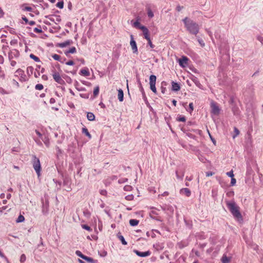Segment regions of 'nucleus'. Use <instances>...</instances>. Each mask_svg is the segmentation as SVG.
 I'll return each instance as SVG.
<instances>
[{
  "instance_id": "f257e3e1",
  "label": "nucleus",
  "mask_w": 263,
  "mask_h": 263,
  "mask_svg": "<svg viewBox=\"0 0 263 263\" xmlns=\"http://www.w3.org/2000/svg\"><path fill=\"white\" fill-rule=\"evenodd\" d=\"M226 204L233 217L239 223L243 222L242 216L240 212V208L234 201H226Z\"/></svg>"
},
{
  "instance_id": "f03ea898",
  "label": "nucleus",
  "mask_w": 263,
  "mask_h": 263,
  "mask_svg": "<svg viewBox=\"0 0 263 263\" xmlns=\"http://www.w3.org/2000/svg\"><path fill=\"white\" fill-rule=\"evenodd\" d=\"M182 21L187 30L191 34L196 35L198 33L199 28L196 23L187 17H185Z\"/></svg>"
},
{
  "instance_id": "7ed1b4c3",
  "label": "nucleus",
  "mask_w": 263,
  "mask_h": 263,
  "mask_svg": "<svg viewBox=\"0 0 263 263\" xmlns=\"http://www.w3.org/2000/svg\"><path fill=\"white\" fill-rule=\"evenodd\" d=\"M32 164L33 168L36 172L38 177L41 175V166L39 159L37 158L35 155L32 156Z\"/></svg>"
},
{
  "instance_id": "20e7f679",
  "label": "nucleus",
  "mask_w": 263,
  "mask_h": 263,
  "mask_svg": "<svg viewBox=\"0 0 263 263\" xmlns=\"http://www.w3.org/2000/svg\"><path fill=\"white\" fill-rule=\"evenodd\" d=\"M15 77H20V81L21 82H25L27 81V79L25 72L23 70L19 68L15 72Z\"/></svg>"
},
{
  "instance_id": "39448f33",
  "label": "nucleus",
  "mask_w": 263,
  "mask_h": 263,
  "mask_svg": "<svg viewBox=\"0 0 263 263\" xmlns=\"http://www.w3.org/2000/svg\"><path fill=\"white\" fill-rule=\"evenodd\" d=\"M156 82V77L155 75H151L149 77L150 88L154 93L157 92V89L155 86Z\"/></svg>"
},
{
  "instance_id": "423d86ee",
  "label": "nucleus",
  "mask_w": 263,
  "mask_h": 263,
  "mask_svg": "<svg viewBox=\"0 0 263 263\" xmlns=\"http://www.w3.org/2000/svg\"><path fill=\"white\" fill-rule=\"evenodd\" d=\"M76 254L89 263H96V261L93 258L84 255L80 251H76Z\"/></svg>"
},
{
  "instance_id": "0eeeda50",
  "label": "nucleus",
  "mask_w": 263,
  "mask_h": 263,
  "mask_svg": "<svg viewBox=\"0 0 263 263\" xmlns=\"http://www.w3.org/2000/svg\"><path fill=\"white\" fill-rule=\"evenodd\" d=\"M20 56V52L16 49L10 50L8 53V58L9 61H11L14 58H17Z\"/></svg>"
},
{
  "instance_id": "6e6552de",
  "label": "nucleus",
  "mask_w": 263,
  "mask_h": 263,
  "mask_svg": "<svg viewBox=\"0 0 263 263\" xmlns=\"http://www.w3.org/2000/svg\"><path fill=\"white\" fill-rule=\"evenodd\" d=\"M176 175L178 179L182 180L184 175V169L179 167L176 171Z\"/></svg>"
},
{
  "instance_id": "1a4fd4ad",
  "label": "nucleus",
  "mask_w": 263,
  "mask_h": 263,
  "mask_svg": "<svg viewBox=\"0 0 263 263\" xmlns=\"http://www.w3.org/2000/svg\"><path fill=\"white\" fill-rule=\"evenodd\" d=\"M130 45L131 46L132 49L133 50V53H138V48L137 46L136 43L135 41L134 40V37L133 35H130Z\"/></svg>"
},
{
  "instance_id": "9d476101",
  "label": "nucleus",
  "mask_w": 263,
  "mask_h": 263,
  "mask_svg": "<svg viewBox=\"0 0 263 263\" xmlns=\"http://www.w3.org/2000/svg\"><path fill=\"white\" fill-rule=\"evenodd\" d=\"M52 76L54 81L59 84L62 85L65 83L64 81L61 78L58 72L54 73Z\"/></svg>"
},
{
  "instance_id": "9b49d317",
  "label": "nucleus",
  "mask_w": 263,
  "mask_h": 263,
  "mask_svg": "<svg viewBox=\"0 0 263 263\" xmlns=\"http://www.w3.org/2000/svg\"><path fill=\"white\" fill-rule=\"evenodd\" d=\"M134 252L136 253L138 256L140 257H146L151 255V252L149 251L146 252H140L137 250H134Z\"/></svg>"
},
{
  "instance_id": "f8f14e48",
  "label": "nucleus",
  "mask_w": 263,
  "mask_h": 263,
  "mask_svg": "<svg viewBox=\"0 0 263 263\" xmlns=\"http://www.w3.org/2000/svg\"><path fill=\"white\" fill-rule=\"evenodd\" d=\"M212 112L214 115H218L219 114L220 109L218 106L214 102L211 103Z\"/></svg>"
},
{
  "instance_id": "ddd939ff",
  "label": "nucleus",
  "mask_w": 263,
  "mask_h": 263,
  "mask_svg": "<svg viewBox=\"0 0 263 263\" xmlns=\"http://www.w3.org/2000/svg\"><path fill=\"white\" fill-rule=\"evenodd\" d=\"M188 58L185 56L182 57L179 60V64L182 67H185L187 65Z\"/></svg>"
},
{
  "instance_id": "4468645a",
  "label": "nucleus",
  "mask_w": 263,
  "mask_h": 263,
  "mask_svg": "<svg viewBox=\"0 0 263 263\" xmlns=\"http://www.w3.org/2000/svg\"><path fill=\"white\" fill-rule=\"evenodd\" d=\"M140 29L143 31V35L144 36V38L146 40H148L150 39L149 35V31L148 29L145 26H142L140 27Z\"/></svg>"
},
{
  "instance_id": "2eb2a0df",
  "label": "nucleus",
  "mask_w": 263,
  "mask_h": 263,
  "mask_svg": "<svg viewBox=\"0 0 263 263\" xmlns=\"http://www.w3.org/2000/svg\"><path fill=\"white\" fill-rule=\"evenodd\" d=\"M180 193L182 195H185L187 197H190L191 194V191L188 188H182L180 190Z\"/></svg>"
},
{
  "instance_id": "dca6fc26",
  "label": "nucleus",
  "mask_w": 263,
  "mask_h": 263,
  "mask_svg": "<svg viewBox=\"0 0 263 263\" xmlns=\"http://www.w3.org/2000/svg\"><path fill=\"white\" fill-rule=\"evenodd\" d=\"M180 87L178 83L172 81V89L174 91H178L180 90Z\"/></svg>"
},
{
  "instance_id": "f3484780",
  "label": "nucleus",
  "mask_w": 263,
  "mask_h": 263,
  "mask_svg": "<svg viewBox=\"0 0 263 263\" xmlns=\"http://www.w3.org/2000/svg\"><path fill=\"white\" fill-rule=\"evenodd\" d=\"M118 98L120 102H122L123 101V98H124L123 91L121 89H119L118 90Z\"/></svg>"
},
{
  "instance_id": "a211bd4d",
  "label": "nucleus",
  "mask_w": 263,
  "mask_h": 263,
  "mask_svg": "<svg viewBox=\"0 0 263 263\" xmlns=\"http://www.w3.org/2000/svg\"><path fill=\"white\" fill-rule=\"evenodd\" d=\"M80 74L85 77H88L90 75V73L87 68L81 69Z\"/></svg>"
},
{
  "instance_id": "6ab92c4d",
  "label": "nucleus",
  "mask_w": 263,
  "mask_h": 263,
  "mask_svg": "<svg viewBox=\"0 0 263 263\" xmlns=\"http://www.w3.org/2000/svg\"><path fill=\"white\" fill-rule=\"evenodd\" d=\"M42 141L44 142V144L47 147L49 146V139L48 137L46 135H44L43 138H42Z\"/></svg>"
},
{
  "instance_id": "aec40b11",
  "label": "nucleus",
  "mask_w": 263,
  "mask_h": 263,
  "mask_svg": "<svg viewBox=\"0 0 263 263\" xmlns=\"http://www.w3.org/2000/svg\"><path fill=\"white\" fill-rule=\"evenodd\" d=\"M191 79L197 87L201 88L202 85L196 77H195V76H193Z\"/></svg>"
},
{
  "instance_id": "412c9836",
  "label": "nucleus",
  "mask_w": 263,
  "mask_h": 263,
  "mask_svg": "<svg viewBox=\"0 0 263 263\" xmlns=\"http://www.w3.org/2000/svg\"><path fill=\"white\" fill-rule=\"evenodd\" d=\"M87 118L89 121H92L95 120V116L93 113L88 112L87 114Z\"/></svg>"
},
{
  "instance_id": "4be33fe9",
  "label": "nucleus",
  "mask_w": 263,
  "mask_h": 263,
  "mask_svg": "<svg viewBox=\"0 0 263 263\" xmlns=\"http://www.w3.org/2000/svg\"><path fill=\"white\" fill-rule=\"evenodd\" d=\"M82 133L85 134L87 137H88L89 139L91 138V136L89 133L88 129L86 127H83L82 128Z\"/></svg>"
},
{
  "instance_id": "5701e85b",
  "label": "nucleus",
  "mask_w": 263,
  "mask_h": 263,
  "mask_svg": "<svg viewBox=\"0 0 263 263\" xmlns=\"http://www.w3.org/2000/svg\"><path fill=\"white\" fill-rule=\"evenodd\" d=\"M34 68L32 66H29L27 68V73L29 76L33 74Z\"/></svg>"
},
{
  "instance_id": "b1692460",
  "label": "nucleus",
  "mask_w": 263,
  "mask_h": 263,
  "mask_svg": "<svg viewBox=\"0 0 263 263\" xmlns=\"http://www.w3.org/2000/svg\"><path fill=\"white\" fill-rule=\"evenodd\" d=\"M25 4H23L21 6V8L23 11H32V8L30 7L26 6Z\"/></svg>"
},
{
  "instance_id": "393cba45",
  "label": "nucleus",
  "mask_w": 263,
  "mask_h": 263,
  "mask_svg": "<svg viewBox=\"0 0 263 263\" xmlns=\"http://www.w3.org/2000/svg\"><path fill=\"white\" fill-rule=\"evenodd\" d=\"M75 52H76V48L74 47H72L70 48L68 50L66 51L65 53L66 55H67L68 53H74Z\"/></svg>"
},
{
  "instance_id": "a878e982",
  "label": "nucleus",
  "mask_w": 263,
  "mask_h": 263,
  "mask_svg": "<svg viewBox=\"0 0 263 263\" xmlns=\"http://www.w3.org/2000/svg\"><path fill=\"white\" fill-rule=\"evenodd\" d=\"M139 223V220L135 219H132L129 220V224L131 226H136Z\"/></svg>"
},
{
  "instance_id": "bb28decb",
  "label": "nucleus",
  "mask_w": 263,
  "mask_h": 263,
  "mask_svg": "<svg viewBox=\"0 0 263 263\" xmlns=\"http://www.w3.org/2000/svg\"><path fill=\"white\" fill-rule=\"evenodd\" d=\"M71 43H72V41L68 40L63 43H61L60 44V46L62 48L65 47L70 45Z\"/></svg>"
},
{
  "instance_id": "cd10ccee",
  "label": "nucleus",
  "mask_w": 263,
  "mask_h": 263,
  "mask_svg": "<svg viewBox=\"0 0 263 263\" xmlns=\"http://www.w3.org/2000/svg\"><path fill=\"white\" fill-rule=\"evenodd\" d=\"M52 57L54 60L56 61H59L60 62H63V61H62V59L61 58V57L58 54H53L52 55Z\"/></svg>"
},
{
  "instance_id": "c85d7f7f",
  "label": "nucleus",
  "mask_w": 263,
  "mask_h": 263,
  "mask_svg": "<svg viewBox=\"0 0 263 263\" xmlns=\"http://www.w3.org/2000/svg\"><path fill=\"white\" fill-rule=\"evenodd\" d=\"M118 238L121 240L122 243L124 245H127V242L125 241L124 237L121 235H118Z\"/></svg>"
},
{
  "instance_id": "c756f323",
  "label": "nucleus",
  "mask_w": 263,
  "mask_h": 263,
  "mask_svg": "<svg viewBox=\"0 0 263 263\" xmlns=\"http://www.w3.org/2000/svg\"><path fill=\"white\" fill-rule=\"evenodd\" d=\"M147 15L149 18H152L154 16V13L149 7L147 8Z\"/></svg>"
},
{
  "instance_id": "7c9ffc66",
  "label": "nucleus",
  "mask_w": 263,
  "mask_h": 263,
  "mask_svg": "<svg viewBox=\"0 0 263 263\" xmlns=\"http://www.w3.org/2000/svg\"><path fill=\"white\" fill-rule=\"evenodd\" d=\"M234 134L233 135L232 137L233 139H235L239 134V130L237 128L235 127L234 128Z\"/></svg>"
},
{
  "instance_id": "2f4dec72",
  "label": "nucleus",
  "mask_w": 263,
  "mask_h": 263,
  "mask_svg": "<svg viewBox=\"0 0 263 263\" xmlns=\"http://www.w3.org/2000/svg\"><path fill=\"white\" fill-rule=\"evenodd\" d=\"M30 58L33 60H34L35 62H40V59L35 56V55H34L33 54H30V55H29Z\"/></svg>"
},
{
  "instance_id": "473e14b6",
  "label": "nucleus",
  "mask_w": 263,
  "mask_h": 263,
  "mask_svg": "<svg viewBox=\"0 0 263 263\" xmlns=\"http://www.w3.org/2000/svg\"><path fill=\"white\" fill-rule=\"evenodd\" d=\"M221 261L222 263H229L230 259L226 256H223L221 258Z\"/></svg>"
},
{
  "instance_id": "72a5a7b5",
  "label": "nucleus",
  "mask_w": 263,
  "mask_h": 263,
  "mask_svg": "<svg viewBox=\"0 0 263 263\" xmlns=\"http://www.w3.org/2000/svg\"><path fill=\"white\" fill-rule=\"evenodd\" d=\"M25 220V218L22 215H20L18 218H17V219L16 220V222H23Z\"/></svg>"
},
{
  "instance_id": "f704fd0d",
  "label": "nucleus",
  "mask_w": 263,
  "mask_h": 263,
  "mask_svg": "<svg viewBox=\"0 0 263 263\" xmlns=\"http://www.w3.org/2000/svg\"><path fill=\"white\" fill-rule=\"evenodd\" d=\"M99 92V87L97 86L95 88V89L93 90V95L95 96H97L98 95Z\"/></svg>"
},
{
  "instance_id": "c9c22d12",
  "label": "nucleus",
  "mask_w": 263,
  "mask_h": 263,
  "mask_svg": "<svg viewBox=\"0 0 263 263\" xmlns=\"http://www.w3.org/2000/svg\"><path fill=\"white\" fill-rule=\"evenodd\" d=\"M134 26L135 27H136V28H138L140 29V27H142L143 26L142 25H141L140 22L138 21H136L134 23Z\"/></svg>"
},
{
  "instance_id": "e433bc0d",
  "label": "nucleus",
  "mask_w": 263,
  "mask_h": 263,
  "mask_svg": "<svg viewBox=\"0 0 263 263\" xmlns=\"http://www.w3.org/2000/svg\"><path fill=\"white\" fill-rule=\"evenodd\" d=\"M56 6L60 9H62L64 7V2L63 1L59 2L57 4Z\"/></svg>"
},
{
  "instance_id": "4c0bfd02",
  "label": "nucleus",
  "mask_w": 263,
  "mask_h": 263,
  "mask_svg": "<svg viewBox=\"0 0 263 263\" xmlns=\"http://www.w3.org/2000/svg\"><path fill=\"white\" fill-rule=\"evenodd\" d=\"M35 88L36 90H42L43 89V85L41 84H37L35 85Z\"/></svg>"
},
{
  "instance_id": "58836bf2",
  "label": "nucleus",
  "mask_w": 263,
  "mask_h": 263,
  "mask_svg": "<svg viewBox=\"0 0 263 263\" xmlns=\"http://www.w3.org/2000/svg\"><path fill=\"white\" fill-rule=\"evenodd\" d=\"M0 94L2 95H6L9 94V92L5 90L4 88L0 87Z\"/></svg>"
},
{
  "instance_id": "ea45409f",
  "label": "nucleus",
  "mask_w": 263,
  "mask_h": 263,
  "mask_svg": "<svg viewBox=\"0 0 263 263\" xmlns=\"http://www.w3.org/2000/svg\"><path fill=\"white\" fill-rule=\"evenodd\" d=\"M177 120L180 122H185L186 120V118L184 116H180L178 118Z\"/></svg>"
},
{
  "instance_id": "a19ab883",
  "label": "nucleus",
  "mask_w": 263,
  "mask_h": 263,
  "mask_svg": "<svg viewBox=\"0 0 263 263\" xmlns=\"http://www.w3.org/2000/svg\"><path fill=\"white\" fill-rule=\"evenodd\" d=\"M82 227L85 229V230H86L88 231H90L91 230V228L90 227H89L87 225H86V224H83L82 225Z\"/></svg>"
},
{
  "instance_id": "79ce46f5",
  "label": "nucleus",
  "mask_w": 263,
  "mask_h": 263,
  "mask_svg": "<svg viewBox=\"0 0 263 263\" xmlns=\"http://www.w3.org/2000/svg\"><path fill=\"white\" fill-rule=\"evenodd\" d=\"M227 175L229 177H231V178H233V177H234V174H233V171H232H232H230V172H227Z\"/></svg>"
},
{
  "instance_id": "37998d69",
  "label": "nucleus",
  "mask_w": 263,
  "mask_h": 263,
  "mask_svg": "<svg viewBox=\"0 0 263 263\" xmlns=\"http://www.w3.org/2000/svg\"><path fill=\"white\" fill-rule=\"evenodd\" d=\"M26 260V256L24 254H22L20 257V261L23 262Z\"/></svg>"
},
{
  "instance_id": "c03bdc74",
  "label": "nucleus",
  "mask_w": 263,
  "mask_h": 263,
  "mask_svg": "<svg viewBox=\"0 0 263 263\" xmlns=\"http://www.w3.org/2000/svg\"><path fill=\"white\" fill-rule=\"evenodd\" d=\"M189 109H190V110H188L189 112H192L193 110H194V107H193V103H190L189 104Z\"/></svg>"
},
{
  "instance_id": "a18cd8bd",
  "label": "nucleus",
  "mask_w": 263,
  "mask_h": 263,
  "mask_svg": "<svg viewBox=\"0 0 263 263\" xmlns=\"http://www.w3.org/2000/svg\"><path fill=\"white\" fill-rule=\"evenodd\" d=\"M146 40L148 41V44L149 45L151 48H154L155 46L152 44L151 39H149L148 40Z\"/></svg>"
},
{
  "instance_id": "49530a36",
  "label": "nucleus",
  "mask_w": 263,
  "mask_h": 263,
  "mask_svg": "<svg viewBox=\"0 0 263 263\" xmlns=\"http://www.w3.org/2000/svg\"><path fill=\"white\" fill-rule=\"evenodd\" d=\"M236 179L234 178H233V177L232 178H231V185H232V186L236 184Z\"/></svg>"
},
{
  "instance_id": "de8ad7c7",
  "label": "nucleus",
  "mask_w": 263,
  "mask_h": 263,
  "mask_svg": "<svg viewBox=\"0 0 263 263\" xmlns=\"http://www.w3.org/2000/svg\"><path fill=\"white\" fill-rule=\"evenodd\" d=\"M34 31L36 33H42V30L41 28H35L34 29Z\"/></svg>"
},
{
  "instance_id": "09e8293b",
  "label": "nucleus",
  "mask_w": 263,
  "mask_h": 263,
  "mask_svg": "<svg viewBox=\"0 0 263 263\" xmlns=\"http://www.w3.org/2000/svg\"><path fill=\"white\" fill-rule=\"evenodd\" d=\"M100 193L104 196H106L107 195V191L105 190H102L100 191Z\"/></svg>"
},
{
  "instance_id": "8fccbe9b",
  "label": "nucleus",
  "mask_w": 263,
  "mask_h": 263,
  "mask_svg": "<svg viewBox=\"0 0 263 263\" xmlns=\"http://www.w3.org/2000/svg\"><path fill=\"white\" fill-rule=\"evenodd\" d=\"M66 65H70V66H71V65H74V62H73V61H72V60H70V61H69L67 62L66 63Z\"/></svg>"
},
{
  "instance_id": "3c124183",
  "label": "nucleus",
  "mask_w": 263,
  "mask_h": 263,
  "mask_svg": "<svg viewBox=\"0 0 263 263\" xmlns=\"http://www.w3.org/2000/svg\"><path fill=\"white\" fill-rule=\"evenodd\" d=\"M35 132L36 134H37V135L42 139V138H43V136H42L41 133L40 132H39V131H38L37 130H35Z\"/></svg>"
},
{
  "instance_id": "603ef678",
  "label": "nucleus",
  "mask_w": 263,
  "mask_h": 263,
  "mask_svg": "<svg viewBox=\"0 0 263 263\" xmlns=\"http://www.w3.org/2000/svg\"><path fill=\"white\" fill-rule=\"evenodd\" d=\"M10 61V64L12 66H15L16 64V62L15 61H13V60H11Z\"/></svg>"
},
{
  "instance_id": "864d4df0",
  "label": "nucleus",
  "mask_w": 263,
  "mask_h": 263,
  "mask_svg": "<svg viewBox=\"0 0 263 263\" xmlns=\"http://www.w3.org/2000/svg\"><path fill=\"white\" fill-rule=\"evenodd\" d=\"M214 173L212 172H208L206 173V176L207 177H210L212 176Z\"/></svg>"
},
{
  "instance_id": "5fc2aeb1",
  "label": "nucleus",
  "mask_w": 263,
  "mask_h": 263,
  "mask_svg": "<svg viewBox=\"0 0 263 263\" xmlns=\"http://www.w3.org/2000/svg\"><path fill=\"white\" fill-rule=\"evenodd\" d=\"M257 40L261 43V44H263V37L261 36H258Z\"/></svg>"
},
{
  "instance_id": "6e6d98bb",
  "label": "nucleus",
  "mask_w": 263,
  "mask_h": 263,
  "mask_svg": "<svg viewBox=\"0 0 263 263\" xmlns=\"http://www.w3.org/2000/svg\"><path fill=\"white\" fill-rule=\"evenodd\" d=\"M198 42L201 46L203 47L204 46V43L203 40H202L201 39H199Z\"/></svg>"
},
{
  "instance_id": "4d7b16f0",
  "label": "nucleus",
  "mask_w": 263,
  "mask_h": 263,
  "mask_svg": "<svg viewBox=\"0 0 263 263\" xmlns=\"http://www.w3.org/2000/svg\"><path fill=\"white\" fill-rule=\"evenodd\" d=\"M183 8V7L178 6L177 7L176 10L178 11H180Z\"/></svg>"
},
{
  "instance_id": "13d9d810",
  "label": "nucleus",
  "mask_w": 263,
  "mask_h": 263,
  "mask_svg": "<svg viewBox=\"0 0 263 263\" xmlns=\"http://www.w3.org/2000/svg\"><path fill=\"white\" fill-rule=\"evenodd\" d=\"M34 75L35 78H37L40 75V72L39 71L35 72L34 73Z\"/></svg>"
},
{
  "instance_id": "bf43d9fd",
  "label": "nucleus",
  "mask_w": 263,
  "mask_h": 263,
  "mask_svg": "<svg viewBox=\"0 0 263 263\" xmlns=\"http://www.w3.org/2000/svg\"><path fill=\"white\" fill-rule=\"evenodd\" d=\"M4 15V12H3L2 9L0 7V16H3Z\"/></svg>"
},
{
  "instance_id": "052dcab7",
  "label": "nucleus",
  "mask_w": 263,
  "mask_h": 263,
  "mask_svg": "<svg viewBox=\"0 0 263 263\" xmlns=\"http://www.w3.org/2000/svg\"><path fill=\"white\" fill-rule=\"evenodd\" d=\"M35 142L39 145H42V143L41 142V141L40 140H35Z\"/></svg>"
},
{
  "instance_id": "680f3d73",
  "label": "nucleus",
  "mask_w": 263,
  "mask_h": 263,
  "mask_svg": "<svg viewBox=\"0 0 263 263\" xmlns=\"http://www.w3.org/2000/svg\"><path fill=\"white\" fill-rule=\"evenodd\" d=\"M154 214H156V215H157V214L156 213V212L155 211H151V212L150 213L149 215H150V216H151V217H152V216H153V215H154Z\"/></svg>"
},
{
  "instance_id": "e2e57ef3",
  "label": "nucleus",
  "mask_w": 263,
  "mask_h": 263,
  "mask_svg": "<svg viewBox=\"0 0 263 263\" xmlns=\"http://www.w3.org/2000/svg\"><path fill=\"white\" fill-rule=\"evenodd\" d=\"M4 62V58L3 57L0 55V64H2Z\"/></svg>"
},
{
  "instance_id": "0e129e2a",
  "label": "nucleus",
  "mask_w": 263,
  "mask_h": 263,
  "mask_svg": "<svg viewBox=\"0 0 263 263\" xmlns=\"http://www.w3.org/2000/svg\"><path fill=\"white\" fill-rule=\"evenodd\" d=\"M169 193L168 192H164L163 194H161V196H166L167 195H168Z\"/></svg>"
},
{
  "instance_id": "69168bd1",
  "label": "nucleus",
  "mask_w": 263,
  "mask_h": 263,
  "mask_svg": "<svg viewBox=\"0 0 263 263\" xmlns=\"http://www.w3.org/2000/svg\"><path fill=\"white\" fill-rule=\"evenodd\" d=\"M28 23L30 25H31V26L34 25L35 24V22H34V21H31L28 22Z\"/></svg>"
},
{
  "instance_id": "338daca9",
  "label": "nucleus",
  "mask_w": 263,
  "mask_h": 263,
  "mask_svg": "<svg viewBox=\"0 0 263 263\" xmlns=\"http://www.w3.org/2000/svg\"><path fill=\"white\" fill-rule=\"evenodd\" d=\"M49 102L50 104H53L55 103V99L54 98H51Z\"/></svg>"
},
{
  "instance_id": "774afa93",
  "label": "nucleus",
  "mask_w": 263,
  "mask_h": 263,
  "mask_svg": "<svg viewBox=\"0 0 263 263\" xmlns=\"http://www.w3.org/2000/svg\"><path fill=\"white\" fill-rule=\"evenodd\" d=\"M22 19L23 21H24L26 23H28L29 21L28 20L27 18V17H26L25 16L24 17H22Z\"/></svg>"
}]
</instances>
